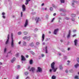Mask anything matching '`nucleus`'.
<instances>
[{"instance_id":"obj_1","label":"nucleus","mask_w":79,"mask_h":79,"mask_svg":"<svg viewBox=\"0 0 79 79\" xmlns=\"http://www.w3.org/2000/svg\"><path fill=\"white\" fill-rule=\"evenodd\" d=\"M55 63L54 62H52L51 64V67L54 72H56V69H57V68H55Z\"/></svg>"},{"instance_id":"obj_2","label":"nucleus","mask_w":79,"mask_h":79,"mask_svg":"<svg viewBox=\"0 0 79 79\" xmlns=\"http://www.w3.org/2000/svg\"><path fill=\"white\" fill-rule=\"evenodd\" d=\"M12 41L11 43V46L12 47H14V43L13 42V33L11 34Z\"/></svg>"},{"instance_id":"obj_3","label":"nucleus","mask_w":79,"mask_h":79,"mask_svg":"<svg viewBox=\"0 0 79 79\" xmlns=\"http://www.w3.org/2000/svg\"><path fill=\"white\" fill-rule=\"evenodd\" d=\"M23 40H26L27 39V40H30V39H31V37L30 36H29L28 37L27 36H24L23 37Z\"/></svg>"},{"instance_id":"obj_4","label":"nucleus","mask_w":79,"mask_h":79,"mask_svg":"<svg viewBox=\"0 0 79 79\" xmlns=\"http://www.w3.org/2000/svg\"><path fill=\"white\" fill-rule=\"evenodd\" d=\"M28 20L27 19L25 21V22L24 25V27H26L28 25Z\"/></svg>"},{"instance_id":"obj_5","label":"nucleus","mask_w":79,"mask_h":79,"mask_svg":"<svg viewBox=\"0 0 79 79\" xmlns=\"http://www.w3.org/2000/svg\"><path fill=\"white\" fill-rule=\"evenodd\" d=\"M10 37V35H8V37H7V41L6 42V43H5V44H6V45L8 44V42H9V37Z\"/></svg>"},{"instance_id":"obj_6","label":"nucleus","mask_w":79,"mask_h":79,"mask_svg":"<svg viewBox=\"0 0 79 79\" xmlns=\"http://www.w3.org/2000/svg\"><path fill=\"white\" fill-rule=\"evenodd\" d=\"M22 10L23 11H24L26 10V6L24 5H22Z\"/></svg>"},{"instance_id":"obj_7","label":"nucleus","mask_w":79,"mask_h":79,"mask_svg":"<svg viewBox=\"0 0 79 79\" xmlns=\"http://www.w3.org/2000/svg\"><path fill=\"white\" fill-rule=\"evenodd\" d=\"M42 72V69L39 67H38V70H37V72Z\"/></svg>"},{"instance_id":"obj_8","label":"nucleus","mask_w":79,"mask_h":79,"mask_svg":"<svg viewBox=\"0 0 79 79\" xmlns=\"http://www.w3.org/2000/svg\"><path fill=\"white\" fill-rule=\"evenodd\" d=\"M40 19V18H39L36 17L35 18V21H36V23H37L38 22H39V21Z\"/></svg>"},{"instance_id":"obj_9","label":"nucleus","mask_w":79,"mask_h":79,"mask_svg":"<svg viewBox=\"0 0 79 79\" xmlns=\"http://www.w3.org/2000/svg\"><path fill=\"white\" fill-rule=\"evenodd\" d=\"M35 70V69L34 67H32L30 69V71H32L33 73L34 72V70Z\"/></svg>"},{"instance_id":"obj_10","label":"nucleus","mask_w":79,"mask_h":79,"mask_svg":"<svg viewBox=\"0 0 79 79\" xmlns=\"http://www.w3.org/2000/svg\"><path fill=\"white\" fill-rule=\"evenodd\" d=\"M58 30H59L58 29H57L54 30V33L55 35H56V33L58 32Z\"/></svg>"},{"instance_id":"obj_11","label":"nucleus","mask_w":79,"mask_h":79,"mask_svg":"<svg viewBox=\"0 0 79 79\" xmlns=\"http://www.w3.org/2000/svg\"><path fill=\"white\" fill-rule=\"evenodd\" d=\"M74 43L75 45V46H77V40H75L74 41Z\"/></svg>"},{"instance_id":"obj_12","label":"nucleus","mask_w":79,"mask_h":79,"mask_svg":"<svg viewBox=\"0 0 79 79\" xmlns=\"http://www.w3.org/2000/svg\"><path fill=\"white\" fill-rule=\"evenodd\" d=\"M71 34V30H69V34L67 35V38H69L70 37V35Z\"/></svg>"},{"instance_id":"obj_13","label":"nucleus","mask_w":79,"mask_h":79,"mask_svg":"<svg viewBox=\"0 0 79 79\" xmlns=\"http://www.w3.org/2000/svg\"><path fill=\"white\" fill-rule=\"evenodd\" d=\"M21 57H22V59H21L22 61H25V60H26V59L25 58H24V57L23 56H21Z\"/></svg>"},{"instance_id":"obj_14","label":"nucleus","mask_w":79,"mask_h":79,"mask_svg":"<svg viewBox=\"0 0 79 79\" xmlns=\"http://www.w3.org/2000/svg\"><path fill=\"white\" fill-rule=\"evenodd\" d=\"M44 38H45V35L44 34H43L42 35V41L44 40Z\"/></svg>"},{"instance_id":"obj_15","label":"nucleus","mask_w":79,"mask_h":79,"mask_svg":"<svg viewBox=\"0 0 79 79\" xmlns=\"http://www.w3.org/2000/svg\"><path fill=\"white\" fill-rule=\"evenodd\" d=\"M16 60V58L15 57L13 58V59L11 60V63H13L14 61H15Z\"/></svg>"},{"instance_id":"obj_16","label":"nucleus","mask_w":79,"mask_h":79,"mask_svg":"<svg viewBox=\"0 0 79 79\" xmlns=\"http://www.w3.org/2000/svg\"><path fill=\"white\" fill-rule=\"evenodd\" d=\"M29 1H31V0H26V2H25V5H27L29 3Z\"/></svg>"},{"instance_id":"obj_17","label":"nucleus","mask_w":79,"mask_h":79,"mask_svg":"<svg viewBox=\"0 0 79 79\" xmlns=\"http://www.w3.org/2000/svg\"><path fill=\"white\" fill-rule=\"evenodd\" d=\"M29 45L31 47H33V46L34 45V43L32 42L29 44Z\"/></svg>"},{"instance_id":"obj_18","label":"nucleus","mask_w":79,"mask_h":79,"mask_svg":"<svg viewBox=\"0 0 79 79\" xmlns=\"http://www.w3.org/2000/svg\"><path fill=\"white\" fill-rule=\"evenodd\" d=\"M23 46H26V42L25 41H23Z\"/></svg>"},{"instance_id":"obj_19","label":"nucleus","mask_w":79,"mask_h":79,"mask_svg":"<svg viewBox=\"0 0 79 79\" xmlns=\"http://www.w3.org/2000/svg\"><path fill=\"white\" fill-rule=\"evenodd\" d=\"M78 66H79V64H78V63L75 64V67L76 68H77V67H78Z\"/></svg>"},{"instance_id":"obj_20","label":"nucleus","mask_w":79,"mask_h":79,"mask_svg":"<svg viewBox=\"0 0 79 79\" xmlns=\"http://www.w3.org/2000/svg\"><path fill=\"white\" fill-rule=\"evenodd\" d=\"M71 16L73 18H74V17H75L76 16V15L74 14H72L71 15Z\"/></svg>"},{"instance_id":"obj_21","label":"nucleus","mask_w":79,"mask_h":79,"mask_svg":"<svg viewBox=\"0 0 79 79\" xmlns=\"http://www.w3.org/2000/svg\"><path fill=\"white\" fill-rule=\"evenodd\" d=\"M20 68H21V66H20V65H17V69H20Z\"/></svg>"},{"instance_id":"obj_22","label":"nucleus","mask_w":79,"mask_h":79,"mask_svg":"<svg viewBox=\"0 0 79 79\" xmlns=\"http://www.w3.org/2000/svg\"><path fill=\"white\" fill-rule=\"evenodd\" d=\"M52 79H56V77L55 76H53L52 77Z\"/></svg>"},{"instance_id":"obj_23","label":"nucleus","mask_w":79,"mask_h":79,"mask_svg":"<svg viewBox=\"0 0 79 79\" xmlns=\"http://www.w3.org/2000/svg\"><path fill=\"white\" fill-rule=\"evenodd\" d=\"M45 50H46V53H47V46H46L45 47Z\"/></svg>"},{"instance_id":"obj_24","label":"nucleus","mask_w":79,"mask_h":79,"mask_svg":"<svg viewBox=\"0 0 79 79\" xmlns=\"http://www.w3.org/2000/svg\"><path fill=\"white\" fill-rule=\"evenodd\" d=\"M60 2L61 3H64V0H60Z\"/></svg>"},{"instance_id":"obj_25","label":"nucleus","mask_w":79,"mask_h":79,"mask_svg":"<svg viewBox=\"0 0 79 79\" xmlns=\"http://www.w3.org/2000/svg\"><path fill=\"white\" fill-rule=\"evenodd\" d=\"M29 74V73H28V72H26L25 73V75H26V76H27V74Z\"/></svg>"},{"instance_id":"obj_26","label":"nucleus","mask_w":79,"mask_h":79,"mask_svg":"<svg viewBox=\"0 0 79 79\" xmlns=\"http://www.w3.org/2000/svg\"><path fill=\"white\" fill-rule=\"evenodd\" d=\"M30 63L31 64H32V60H31L30 61Z\"/></svg>"},{"instance_id":"obj_27","label":"nucleus","mask_w":79,"mask_h":79,"mask_svg":"<svg viewBox=\"0 0 79 79\" xmlns=\"http://www.w3.org/2000/svg\"><path fill=\"white\" fill-rule=\"evenodd\" d=\"M23 34L24 35H27V32H24Z\"/></svg>"},{"instance_id":"obj_28","label":"nucleus","mask_w":79,"mask_h":79,"mask_svg":"<svg viewBox=\"0 0 79 79\" xmlns=\"http://www.w3.org/2000/svg\"><path fill=\"white\" fill-rule=\"evenodd\" d=\"M60 69H63V67H62V65H60Z\"/></svg>"},{"instance_id":"obj_29","label":"nucleus","mask_w":79,"mask_h":79,"mask_svg":"<svg viewBox=\"0 0 79 79\" xmlns=\"http://www.w3.org/2000/svg\"><path fill=\"white\" fill-rule=\"evenodd\" d=\"M75 79H79V77H78V76H76L75 77Z\"/></svg>"},{"instance_id":"obj_30","label":"nucleus","mask_w":79,"mask_h":79,"mask_svg":"<svg viewBox=\"0 0 79 79\" xmlns=\"http://www.w3.org/2000/svg\"><path fill=\"white\" fill-rule=\"evenodd\" d=\"M53 7H51L50 8V11H53Z\"/></svg>"},{"instance_id":"obj_31","label":"nucleus","mask_w":79,"mask_h":79,"mask_svg":"<svg viewBox=\"0 0 79 79\" xmlns=\"http://www.w3.org/2000/svg\"><path fill=\"white\" fill-rule=\"evenodd\" d=\"M77 60L78 63H79V58L77 57Z\"/></svg>"},{"instance_id":"obj_32","label":"nucleus","mask_w":79,"mask_h":79,"mask_svg":"<svg viewBox=\"0 0 79 79\" xmlns=\"http://www.w3.org/2000/svg\"><path fill=\"white\" fill-rule=\"evenodd\" d=\"M21 34H22L21 32V31H19V32H18V35H21Z\"/></svg>"},{"instance_id":"obj_33","label":"nucleus","mask_w":79,"mask_h":79,"mask_svg":"<svg viewBox=\"0 0 79 79\" xmlns=\"http://www.w3.org/2000/svg\"><path fill=\"white\" fill-rule=\"evenodd\" d=\"M2 15L3 16H4V15H5V13H4V12H3L2 13Z\"/></svg>"},{"instance_id":"obj_34","label":"nucleus","mask_w":79,"mask_h":79,"mask_svg":"<svg viewBox=\"0 0 79 79\" xmlns=\"http://www.w3.org/2000/svg\"><path fill=\"white\" fill-rule=\"evenodd\" d=\"M21 17H23V12H21Z\"/></svg>"},{"instance_id":"obj_35","label":"nucleus","mask_w":79,"mask_h":79,"mask_svg":"<svg viewBox=\"0 0 79 79\" xmlns=\"http://www.w3.org/2000/svg\"><path fill=\"white\" fill-rule=\"evenodd\" d=\"M39 44H40V43L39 42H37L36 43V44L37 45H39Z\"/></svg>"},{"instance_id":"obj_36","label":"nucleus","mask_w":79,"mask_h":79,"mask_svg":"<svg viewBox=\"0 0 79 79\" xmlns=\"http://www.w3.org/2000/svg\"><path fill=\"white\" fill-rule=\"evenodd\" d=\"M6 48H5L4 49V53L6 52Z\"/></svg>"},{"instance_id":"obj_37","label":"nucleus","mask_w":79,"mask_h":79,"mask_svg":"<svg viewBox=\"0 0 79 79\" xmlns=\"http://www.w3.org/2000/svg\"><path fill=\"white\" fill-rule=\"evenodd\" d=\"M46 18H48V15H46Z\"/></svg>"},{"instance_id":"obj_38","label":"nucleus","mask_w":79,"mask_h":79,"mask_svg":"<svg viewBox=\"0 0 79 79\" xmlns=\"http://www.w3.org/2000/svg\"><path fill=\"white\" fill-rule=\"evenodd\" d=\"M67 62H68V63H69L68 64H67L68 65H69V63H70V61H69V60H68Z\"/></svg>"},{"instance_id":"obj_39","label":"nucleus","mask_w":79,"mask_h":79,"mask_svg":"<svg viewBox=\"0 0 79 79\" xmlns=\"http://www.w3.org/2000/svg\"><path fill=\"white\" fill-rule=\"evenodd\" d=\"M49 71H50V73H52V69H50L49 70Z\"/></svg>"},{"instance_id":"obj_40","label":"nucleus","mask_w":79,"mask_h":79,"mask_svg":"<svg viewBox=\"0 0 79 79\" xmlns=\"http://www.w3.org/2000/svg\"><path fill=\"white\" fill-rule=\"evenodd\" d=\"M66 19H67V20H68L69 19L68 17H66Z\"/></svg>"},{"instance_id":"obj_41","label":"nucleus","mask_w":79,"mask_h":79,"mask_svg":"<svg viewBox=\"0 0 79 79\" xmlns=\"http://www.w3.org/2000/svg\"><path fill=\"white\" fill-rule=\"evenodd\" d=\"M2 18H4V19H5V16H4V15H3L2 16Z\"/></svg>"},{"instance_id":"obj_42","label":"nucleus","mask_w":79,"mask_h":79,"mask_svg":"<svg viewBox=\"0 0 79 79\" xmlns=\"http://www.w3.org/2000/svg\"><path fill=\"white\" fill-rule=\"evenodd\" d=\"M26 58H28L29 57V56H28V55H26Z\"/></svg>"},{"instance_id":"obj_43","label":"nucleus","mask_w":79,"mask_h":79,"mask_svg":"<svg viewBox=\"0 0 79 79\" xmlns=\"http://www.w3.org/2000/svg\"><path fill=\"white\" fill-rule=\"evenodd\" d=\"M54 19H55V18H53V19L52 20L51 22H53V20H54Z\"/></svg>"},{"instance_id":"obj_44","label":"nucleus","mask_w":79,"mask_h":79,"mask_svg":"<svg viewBox=\"0 0 79 79\" xmlns=\"http://www.w3.org/2000/svg\"><path fill=\"white\" fill-rule=\"evenodd\" d=\"M16 79H19V76H17L16 77Z\"/></svg>"},{"instance_id":"obj_45","label":"nucleus","mask_w":79,"mask_h":79,"mask_svg":"<svg viewBox=\"0 0 79 79\" xmlns=\"http://www.w3.org/2000/svg\"><path fill=\"white\" fill-rule=\"evenodd\" d=\"M76 30H74L73 31V32H76Z\"/></svg>"},{"instance_id":"obj_46","label":"nucleus","mask_w":79,"mask_h":79,"mask_svg":"<svg viewBox=\"0 0 79 79\" xmlns=\"http://www.w3.org/2000/svg\"><path fill=\"white\" fill-rule=\"evenodd\" d=\"M74 3H72V6H74Z\"/></svg>"},{"instance_id":"obj_47","label":"nucleus","mask_w":79,"mask_h":79,"mask_svg":"<svg viewBox=\"0 0 79 79\" xmlns=\"http://www.w3.org/2000/svg\"><path fill=\"white\" fill-rule=\"evenodd\" d=\"M31 53L33 54V55H34V53L33 52H31Z\"/></svg>"},{"instance_id":"obj_48","label":"nucleus","mask_w":79,"mask_h":79,"mask_svg":"<svg viewBox=\"0 0 79 79\" xmlns=\"http://www.w3.org/2000/svg\"><path fill=\"white\" fill-rule=\"evenodd\" d=\"M56 15V13H54L53 14V15H54V16H55V15Z\"/></svg>"},{"instance_id":"obj_49","label":"nucleus","mask_w":79,"mask_h":79,"mask_svg":"<svg viewBox=\"0 0 79 79\" xmlns=\"http://www.w3.org/2000/svg\"><path fill=\"white\" fill-rule=\"evenodd\" d=\"M21 41H20L19 42V44H21Z\"/></svg>"},{"instance_id":"obj_50","label":"nucleus","mask_w":79,"mask_h":79,"mask_svg":"<svg viewBox=\"0 0 79 79\" xmlns=\"http://www.w3.org/2000/svg\"><path fill=\"white\" fill-rule=\"evenodd\" d=\"M65 72L66 73H67L68 72V70H66Z\"/></svg>"},{"instance_id":"obj_51","label":"nucleus","mask_w":79,"mask_h":79,"mask_svg":"<svg viewBox=\"0 0 79 79\" xmlns=\"http://www.w3.org/2000/svg\"><path fill=\"white\" fill-rule=\"evenodd\" d=\"M42 57H43V56H44V54H42Z\"/></svg>"},{"instance_id":"obj_52","label":"nucleus","mask_w":79,"mask_h":79,"mask_svg":"<svg viewBox=\"0 0 79 79\" xmlns=\"http://www.w3.org/2000/svg\"><path fill=\"white\" fill-rule=\"evenodd\" d=\"M43 45H45V43H43Z\"/></svg>"},{"instance_id":"obj_53","label":"nucleus","mask_w":79,"mask_h":79,"mask_svg":"<svg viewBox=\"0 0 79 79\" xmlns=\"http://www.w3.org/2000/svg\"><path fill=\"white\" fill-rule=\"evenodd\" d=\"M69 50H70V48H68V50L69 51Z\"/></svg>"},{"instance_id":"obj_54","label":"nucleus","mask_w":79,"mask_h":79,"mask_svg":"<svg viewBox=\"0 0 79 79\" xmlns=\"http://www.w3.org/2000/svg\"><path fill=\"white\" fill-rule=\"evenodd\" d=\"M60 42H63V40H60Z\"/></svg>"},{"instance_id":"obj_55","label":"nucleus","mask_w":79,"mask_h":79,"mask_svg":"<svg viewBox=\"0 0 79 79\" xmlns=\"http://www.w3.org/2000/svg\"><path fill=\"white\" fill-rule=\"evenodd\" d=\"M2 62H0V65H2Z\"/></svg>"},{"instance_id":"obj_56","label":"nucleus","mask_w":79,"mask_h":79,"mask_svg":"<svg viewBox=\"0 0 79 79\" xmlns=\"http://www.w3.org/2000/svg\"><path fill=\"white\" fill-rule=\"evenodd\" d=\"M76 35H73V37H75V36H76Z\"/></svg>"},{"instance_id":"obj_57","label":"nucleus","mask_w":79,"mask_h":79,"mask_svg":"<svg viewBox=\"0 0 79 79\" xmlns=\"http://www.w3.org/2000/svg\"><path fill=\"white\" fill-rule=\"evenodd\" d=\"M41 5L42 6H44V3H43V4H42Z\"/></svg>"},{"instance_id":"obj_58","label":"nucleus","mask_w":79,"mask_h":79,"mask_svg":"<svg viewBox=\"0 0 79 79\" xmlns=\"http://www.w3.org/2000/svg\"><path fill=\"white\" fill-rule=\"evenodd\" d=\"M70 42H68V43L67 44V45H69V44Z\"/></svg>"},{"instance_id":"obj_59","label":"nucleus","mask_w":79,"mask_h":79,"mask_svg":"<svg viewBox=\"0 0 79 79\" xmlns=\"http://www.w3.org/2000/svg\"><path fill=\"white\" fill-rule=\"evenodd\" d=\"M29 68H30V66H29L28 67V69H29Z\"/></svg>"},{"instance_id":"obj_60","label":"nucleus","mask_w":79,"mask_h":79,"mask_svg":"<svg viewBox=\"0 0 79 79\" xmlns=\"http://www.w3.org/2000/svg\"><path fill=\"white\" fill-rule=\"evenodd\" d=\"M60 11H63V9H60Z\"/></svg>"},{"instance_id":"obj_61","label":"nucleus","mask_w":79,"mask_h":79,"mask_svg":"<svg viewBox=\"0 0 79 79\" xmlns=\"http://www.w3.org/2000/svg\"><path fill=\"white\" fill-rule=\"evenodd\" d=\"M49 34H51V31H49Z\"/></svg>"},{"instance_id":"obj_62","label":"nucleus","mask_w":79,"mask_h":79,"mask_svg":"<svg viewBox=\"0 0 79 79\" xmlns=\"http://www.w3.org/2000/svg\"><path fill=\"white\" fill-rule=\"evenodd\" d=\"M29 79V77H27L26 78V79Z\"/></svg>"},{"instance_id":"obj_63","label":"nucleus","mask_w":79,"mask_h":79,"mask_svg":"<svg viewBox=\"0 0 79 79\" xmlns=\"http://www.w3.org/2000/svg\"><path fill=\"white\" fill-rule=\"evenodd\" d=\"M47 8H45V10H47Z\"/></svg>"},{"instance_id":"obj_64","label":"nucleus","mask_w":79,"mask_h":79,"mask_svg":"<svg viewBox=\"0 0 79 79\" xmlns=\"http://www.w3.org/2000/svg\"><path fill=\"white\" fill-rule=\"evenodd\" d=\"M52 6L53 7H54V5L53 4L52 5Z\"/></svg>"}]
</instances>
